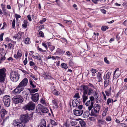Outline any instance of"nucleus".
Returning a JSON list of instances; mask_svg holds the SVG:
<instances>
[{
	"label": "nucleus",
	"instance_id": "27",
	"mask_svg": "<svg viewBox=\"0 0 127 127\" xmlns=\"http://www.w3.org/2000/svg\"><path fill=\"white\" fill-rule=\"evenodd\" d=\"M97 78L98 79V82L101 81L102 78L101 73L99 72L98 73V75L97 76Z\"/></svg>",
	"mask_w": 127,
	"mask_h": 127
},
{
	"label": "nucleus",
	"instance_id": "2",
	"mask_svg": "<svg viewBox=\"0 0 127 127\" xmlns=\"http://www.w3.org/2000/svg\"><path fill=\"white\" fill-rule=\"evenodd\" d=\"M28 80L25 78L18 85L14 91L16 94L20 93L21 91H23L24 89V87L26 86L28 83Z\"/></svg>",
	"mask_w": 127,
	"mask_h": 127
},
{
	"label": "nucleus",
	"instance_id": "60",
	"mask_svg": "<svg viewBox=\"0 0 127 127\" xmlns=\"http://www.w3.org/2000/svg\"><path fill=\"white\" fill-rule=\"evenodd\" d=\"M64 21H66V23L68 24H70L72 23V21L71 20H64Z\"/></svg>",
	"mask_w": 127,
	"mask_h": 127
},
{
	"label": "nucleus",
	"instance_id": "36",
	"mask_svg": "<svg viewBox=\"0 0 127 127\" xmlns=\"http://www.w3.org/2000/svg\"><path fill=\"white\" fill-rule=\"evenodd\" d=\"M30 41V38L28 37H27L25 39L24 43L25 44H28L29 43Z\"/></svg>",
	"mask_w": 127,
	"mask_h": 127
},
{
	"label": "nucleus",
	"instance_id": "45",
	"mask_svg": "<svg viewBox=\"0 0 127 127\" xmlns=\"http://www.w3.org/2000/svg\"><path fill=\"white\" fill-rule=\"evenodd\" d=\"M46 20V18H43L39 22V23L41 24H43V22H45Z\"/></svg>",
	"mask_w": 127,
	"mask_h": 127
},
{
	"label": "nucleus",
	"instance_id": "24",
	"mask_svg": "<svg viewBox=\"0 0 127 127\" xmlns=\"http://www.w3.org/2000/svg\"><path fill=\"white\" fill-rule=\"evenodd\" d=\"M52 102L55 105L54 107L55 108H57L58 107V100L55 99H54L52 101Z\"/></svg>",
	"mask_w": 127,
	"mask_h": 127
},
{
	"label": "nucleus",
	"instance_id": "28",
	"mask_svg": "<svg viewBox=\"0 0 127 127\" xmlns=\"http://www.w3.org/2000/svg\"><path fill=\"white\" fill-rule=\"evenodd\" d=\"M80 123L82 127H86V123L84 121L82 120L80 121Z\"/></svg>",
	"mask_w": 127,
	"mask_h": 127
},
{
	"label": "nucleus",
	"instance_id": "41",
	"mask_svg": "<svg viewBox=\"0 0 127 127\" xmlns=\"http://www.w3.org/2000/svg\"><path fill=\"white\" fill-rule=\"evenodd\" d=\"M52 59L53 60H56V58L54 56L49 55L47 59Z\"/></svg>",
	"mask_w": 127,
	"mask_h": 127
},
{
	"label": "nucleus",
	"instance_id": "44",
	"mask_svg": "<svg viewBox=\"0 0 127 127\" xmlns=\"http://www.w3.org/2000/svg\"><path fill=\"white\" fill-rule=\"evenodd\" d=\"M39 35L40 37H43L44 36V34L43 32L41 31H40L39 33Z\"/></svg>",
	"mask_w": 127,
	"mask_h": 127
},
{
	"label": "nucleus",
	"instance_id": "10",
	"mask_svg": "<svg viewBox=\"0 0 127 127\" xmlns=\"http://www.w3.org/2000/svg\"><path fill=\"white\" fill-rule=\"evenodd\" d=\"M24 32L19 31L18 32L17 34H15L14 35L13 37L15 39H17L18 41H19L22 39V36L24 35Z\"/></svg>",
	"mask_w": 127,
	"mask_h": 127
},
{
	"label": "nucleus",
	"instance_id": "59",
	"mask_svg": "<svg viewBox=\"0 0 127 127\" xmlns=\"http://www.w3.org/2000/svg\"><path fill=\"white\" fill-rule=\"evenodd\" d=\"M64 125L66 127H69L70 126L69 123H67V122H66V123H65Z\"/></svg>",
	"mask_w": 127,
	"mask_h": 127
},
{
	"label": "nucleus",
	"instance_id": "43",
	"mask_svg": "<svg viewBox=\"0 0 127 127\" xmlns=\"http://www.w3.org/2000/svg\"><path fill=\"white\" fill-rule=\"evenodd\" d=\"M51 124L54 126H56L57 125V124L55 122V121L53 120H51Z\"/></svg>",
	"mask_w": 127,
	"mask_h": 127
},
{
	"label": "nucleus",
	"instance_id": "8",
	"mask_svg": "<svg viewBox=\"0 0 127 127\" xmlns=\"http://www.w3.org/2000/svg\"><path fill=\"white\" fill-rule=\"evenodd\" d=\"M5 71V69H0V83H3L5 81L6 77Z\"/></svg>",
	"mask_w": 127,
	"mask_h": 127
},
{
	"label": "nucleus",
	"instance_id": "58",
	"mask_svg": "<svg viewBox=\"0 0 127 127\" xmlns=\"http://www.w3.org/2000/svg\"><path fill=\"white\" fill-rule=\"evenodd\" d=\"M4 33H1L0 35V40L1 41L3 40V37L4 35Z\"/></svg>",
	"mask_w": 127,
	"mask_h": 127
},
{
	"label": "nucleus",
	"instance_id": "16",
	"mask_svg": "<svg viewBox=\"0 0 127 127\" xmlns=\"http://www.w3.org/2000/svg\"><path fill=\"white\" fill-rule=\"evenodd\" d=\"M73 111L74 114L77 116H80L82 114L83 112V111L81 110H75Z\"/></svg>",
	"mask_w": 127,
	"mask_h": 127
},
{
	"label": "nucleus",
	"instance_id": "42",
	"mask_svg": "<svg viewBox=\"0 0 127 127\" xmlns=\"http://www.w3.org/2000/svg\"><path fill=\"white\" fill-rule=\"evenodd\" d=\"M15 25V19L13 20L12 23V27L13 29L14 28Z\"/></svg>",
	"mask_w": 127,
	"mask_h": 127
},
{
	"label": "nucleus",
	"instance_id": "13",
	"mask_svg": "<svg viewBox=\"0 0 127 127\" xmlns=\"http://www.w3.org/2000/svg\"><path fill=\"white\" fill-rule=\"evenodd\" d=\"M44 108V106L41 104H38L36 107V113H39L42 112V109Z\"/></svg>",
	"mask_w": 127,
	"mask_h": 127
},
{
	"label": "nucleus",
	"instance_id": "7",
	"mask_svg": "<svg viewBox=\"0 0 127 127\" xmlns=\"http://www.w3.org/2000/svg\"><path fill=\"white\" fill-rule=\"evenodd\" d=\"M3 100L5 107H8L9 106L11 101L10 97L9 96L5 95L3 97Z\"/></svg>",
	"mask_w": 127,
	"mask_h": 127
},
{
	"label": "nucleus",
	"instance_id": "15",
	"mask_svg": "<svg viewBox=\"0 0 127 127\" xmlns=\"http://www.w3.org/2000/svg\"><path fill=\"white\" fill-rule=\"evenodd\" d=\"M65 51H63L62 49L58 48L56 52L54 53L55 55H62L64 53Z\"/></svg>",
	"mask_w": 127,
	"mask_h": 127
},
{
	"label": "nucleus",
	"instance_id": "30",
	"mask_svg": "<svg viewBox=\"0 0 127 127\" xmlns=\"http://www.w3.org/2000/svg\"><path fill=\"white\" fill-rule=\"evenodd\" d=\"M48 111L49 110L46 107L44 106V108H43L42 112L43 113H46L48 112Z\"/></svg>",
	"mask_w": 127,
	"mask_h": 127
},
{
	"label": "nucleus",
	"instance_id": "14",
	"mask_svg": "<svg viewBox=\"0 0 127 127\" xmlns=\"http://www.w3.org/2000/svg\"><path fill=\"white\" fill-rule=\"evenodd\" d=\"M85 104L87 106H88V109L90 111L93 107V102H91L90 100H89Z\"/></svg>",
	"mask_w": 127,
	"mask_h": 127
},
{
	"label": "nucleus",
	"instance_id": "4",
	"mask_svg": "<svg viewBox=\"0 0 127 127\" xmlns=\"http://www.w3.org/2000/svg\"><path fill=\"white\" fill-rule=\"evenodd\" d=\"M10 76V79L13 81L17 82L19 79L18 73L15 71L11 72Z\"/></svg>",
	"mask_w": 127,
	"mask_h": 127
},
{
	"label": "nucleus",
	"instance_id": "33",
	"mask_svg": "<svg viewBox=\"0 0 127 127\" xmlns=\"http://www.w3.org/2000/svg\"><path fill=\"white\" fill-rule=\"evenodd\" d=\"M109 27L107 26H102L101 28V29L103 31H105L106 30L108 29Z\"/></svg>",
	"mask_w": 127,
	"mask_h": 127
},
{
	"label": "nucleus",
	"instance_id": "5",
	"mask_svg": "<svg viewBox=\"0 0 127 127\" xmlns=\"http://www.w3.org/2000/svg\"><path fill=\"white\" fill-rule=\"evenodd\" d=\"M35 107V104L32 101L28 103L23 107V109L25 110H28L30 111L34 110Z\"/></svg>",
	"mask_w": 127,
	"mask_h": 127
},
{
	"label": "nucleus",
	"instance_id": "56",
	"mask_svg": "<svg viewBox=\"0 0 127 127\" xmlns=\"http://www.w3.org/2000/svg\"><path fill=\"white\" fill-rule=\"evenodd\" d=\"M15 17L16 18V20H17L18 19L20 18L21 16L20 15L16 14H15Z\"/></svg>",
	"mask_w": 127,
	"mask_h": 127
},
{
	"label": "nucleus",
	"instance_id": "12",
	"mask_svg": "<svg viewBox=\"0 0 127 127\" xmlns=\"http://www.w3.org/2000/svg\"><path fill=\"white\" fill-rule=\"evenodd\" d=\"M32 96L31 97L32 100L35 102H37L39 99V95L38 93H35L32 95Z\"/></svg>",
	"mask_w": 127,
	"mask_h": 127
},
{
	"label": "nucleus",
	"instance_id": "3",
	"mask_svg": "<svg viewBox=\"0 0 127 127\" xmlns=\"http://www.w3.org/2000/svg\"><path fill=\"white\" fill-rule=\"evenodd\" d=\"M93 109H91L90 115L94 117H96L99 114L101 108V105L98 104H95L93 106Z\"/></svg>",
	"mask_w": 127,
	"mask_h": 127
},
{
	"label": "nucleus",
	"instance_id": "55",
	"mask_svg": "<svg viewBox=\"0 0 127 127\" xmlns=\"http://www.w3.org/2000/svg\"><path fill=\"white\" fill-rule=\"evenodd\" d=\"M29 64L30 66H32L34 65V64H35L32 61H30L29 62Z\"/></svg>",
	"mask_w": 127,
	"mask_h": 127
},
{
	"label": "nucleus",
	"instance_id": "32",
	"mask_svg": "<svg viewBox=\"0 0 127 127\" xmlns=\"http://www.w3.org/2000/svg\"><path fill=\"white\" fill-rule=\"evenodd\" d=\"M109 79H108V81L106 80L104 82V85L105 87H107L109 84Z\"/></svg>",
	"mask_w": 127,
	"mask_h": 127
},
{
	"label": "nucleus",
	"instance_id": "9",
	"mask_svg": "<svg viewBox=\"0 0 127 127\" xmlns=\"http://www.w3.org/2000/svg\"><path fill=\"white\" fill-rule=\"evenodd\" d=\"M20 121L25 125L30 119V117L27 114L22 115L20 118Z\"/></svg>",
	"mask_w": 127,
	"mask_h": 127
},
{
	"label": "nucleus",
	"instance_id": "20",
	"mask_svg": "<svg viewBox=\"0 0 127 127\" xmlns=\"http://www.w3.org/2000/svg\"><path fill=\"white\" fill-rule=\"evenodd\" d=\"M98 126L101 127L102 125H105L106 124L105 121L103 119H97Z\"/></svg>",
	"mask_w": 127,
	"mask_h": 127
},
{
	"label": "nucleus",
	"instance_id": "34",
	"mask_svg": "<svg viewBox=\"0 0 127 127\" xmlns=\"http://www.w3.org/2000/svg\"><path fill=\"white\" fill-rule=\"evenodd\" d=\"M93 96L95 98V99H96L98 97V94L96 92H95L94 95Z\"/></svg>",
	"mask_w": 127,
	"mask_h": 127
},
{
	"label": "nucleus",
	"instance_id": "25",
	"mask_svg": "<svg viewBox=\"0 0 127 127\" xmlns=\"http://www.w3.org/2000/svg\"><path fill=\"white\" fill-rule=\"evenodd\" d=\"M44 77L45 79H54L52 77L49 75L48 74L47 72L43 74Z\"/></svg>",
	"mask_w": 127,
	"mask_h": 127
},
{
	"label": "nucleus",
	"instance_id": "22",
	"mask_svg": "<svg viewBox=\"0 0 127 127\" xmlns=\"http://www.w3.org/2000/svg\"><path fill=\"white\" fill-rule=\"evenodd\" d=\"M38 89H28V90L30 92L31 95H33V94L36 92H37L38 91Z\"/></svg>",
	"mask_w": 127,
	"mask_h": 127
},
{
	"label": "nucleus",
	"instance_id": "26",
	"mask_svg": "<svg viewBox=\"0 0 127 127\" xmlns=\"http://www.w3.org/2000/svg\"><path fill=\"white\" fill-rule=\"evenodd\" d=\"M90 114V112L88 111H86L83 115V117L84 118H86L88 117Z\"/></svg>",
	"mask_w": 127,
	"mask_h": 127
},
{
	"label": "nucleus",
	"instance_id": "11",
	"mask_svg": "<svg viewBox=\"0 0 127 127\" xmlns=\"http://www.w3.org/2000/svg\"><path fill=\"white\" fill-rule=\"evenodd\" d=\"M13 124L15 127H24L25 126V124L21 123V121L20 122L18 121H16V120L14 121Z\"/></svg>",
	"mask_w": 127,
	"mask_h": 127
},
{
	"label": "nucleus",
	"instance_id": "64",
	"mask_svg": "<svg viewBox=\"0 0 127 127\" xmlns=\"http://www.w3.org/2000/svg\"><path fill=\"white\" fill-rule=\"evenodd\" d=\"M123 6L125 7H126L127 6V2H125L123 4Z\"/></svg>",
	"mask_w": 127,
	"mask_h": 127
},
{
	"label": "nucleus",
	"instance_id": "1",
	"mask_svg": "<svg viewBox=\"0 0 127 127\" xmlns=\"http://www.w3.org/2000/svg\"><path fill=\"white\" fill-rule=\"evenodd\" d=\"M80 89L81 91L83 92L82 98L83 102L84 103L88 99V96L91 95L93 94L94 91L92 89L89 88L87 86L83 85H82L80 86Z\"/></svg>",
	"mask_w": 127,
	"mask_h": 127
},
{
	"label": "nucleus",
	"instance_id": "50",
	"mask_svg": "<svg viewBox=\"0 0 127 127\" xmlns=\"http://www.w3.org/2000/svg\"><path fill=\"white\" fill-rule=\"evenodd\" d=\"M105 120L107 121H110L111 120V118L110 116L106 117Z\"/></svg>",
	"mask_w": 127,
	"mask_h": 127
},
{
	"label": "nucleus",
	"instance_id": "39",
	"mask_svg": "<svg viewBox=\"0 0 127 127\" xmlns=\"http://www.w3.org/2000/svg\"><path fill=\"white\" fill-rule=\"evenodd\" d=\"M55 48V46L52 45L49 46V49L52 52L53 51Z\"/></svg>",
	"mask_w": 127,
	"mask_h": 127
},
{
	"label": "nucleus",
	"instance_id": "48",
	"mask_svg": "<svg viewBox=\"0 0 127 127\" xmlns=\"http://www.w3.org/2000/svg\"><path fill=\"white\" fill-rule=\"evenodd\" d=\"M3 26L1 29V30H3L4 28H6L7 26V25L6 23V22H4L3 23Z\"/></svg>",
	"mask_w": 127,
	"mask_h": 127
},
{
	"label": "nucleus",
	"instance_id": "49",
	"mask_svg": "<svg viewBox=\"0 0 127 127\" xmlns=\"http://www.w3.org/2000/svg\"><path fill=\"white\" fill-rule=\"evenodd\" d=\"M13 46V45L11 43H9L8 44V49L10 50L11 49L12 47Z\"/></svg>",
	"mask_w": 127,
	"mask_h": 127
},
{
	"label": "nucleus",
	"instance_id": "17",
	"mask_svg": "<svg viewBox=\"0 0 127 127\" xmlns=\"http://www.w3.org/2000/svg\"><path fill=\"white\" fill-rule=\"evenodd\" d=\"M7 114L6 110L4 109H2L0 111V117L3 119L4 116Z\"/></svg>",
	"mask_w": 127,
	"mask_h": 127
},
{
	"label": "nucleus",
	"instance_id": "46",
	"mask_svg": "<svg viewBox=\"0 0 127 127\" xmlns=\"http://www.w3.org/2000/svg\"><path fill=\"white\" fill-rule=\"evenodd\" d=\"M111 74V73L110 72H108L106 75V77L108 79H109L110 76Z\"/></svg>",
	"mask_w": 127,
	"mask_h": 127
},
{
	"label": "nucleus",
	"instance_id": "62",
	"mask_svg": "<svg viewBox=\"0 0 127 127\" xmlns=\"http://www.w3.org/2000/svg\"><path fill=\"white\" fill-rule=\"evenodd\" d=\"M66 54L68 56H70L71 54V53L69 51H67Z\"/></svg>",
	"mask_w": 127,
	"mask_h": 127
},
{
	"label": "nucleus",
	"instance_id": "21",
	"mask_svg": "<svg viewBox=\"0 0 127 127\" xmlns=\"http://www.w3.org/2000/svg\"><path fill=\"white\" fill-rule=\"evenodd\" d=\"M38 127H46V123L45 120L42 119Z\"/></svg>",
	"mask_w": 127,
	"mask_h": 127
},
{
	"label": "nucleus",
	"instance_id": "23",
	"mask_svg": "<svg viewBox=\"0 0 127 127\" xmlns=\"http://www.w3.org/2000/svg\"><path fill=\"white\" fill-rule=\"evenodd\" d=\"M111 88L110 87V88L105 91V93L107 96H109L111 94Z\"/></svg>",
	"mask_w": 127,
	"mask_h": 127
},
{
	"label": "nucleus",
	"instance_id": "57",
	"mask_svg": "<svg viewBox=\"0 0 127 127\" xmlns=\"http://www.w3.org/2000/svg\"><path fill=\"white\" fill-rule=\"evenodd\" d=\"M104 60L105 62L107 64H109V61L107 60V58L106 57H105L104 58Z\"/></svg>",
	"mask_w": 127,
	"mask_h": 127
},
{
	"label": "nucleus",
	"instance_id": "29",
	"mask_svg": "<svg viewBox=\"0 0 127 127\" xmlns=\"http://www.w3.org/2000/svg\"><path fill=\"white\" fill-rule=\"evenodd\" d=\"M23 24H22V26L23 27L25 28H27L28 25V21L26 20H25L23 21Z\"/></svg>",
	"mask_w": 127,
	"mask_h": 127
},
{
	"label": "nucleus",
	"instance_id": "53",
	"mask_svg": "<svg viewBox=\"0 0 127 127\" xmlns=\"http://www.w3.org/2000/svg\"><path fill=\"white\" fill-rule=\"evenodd\" d=\"M69 66H72L73 65V63L72 61L70 60L69 62Z\"/></svg>",
	"mask_w": 127,
	"mask_h": 127
},
{
	"label": "nucleus",
	"instance_id": "47",
	"mask_svg": "<svg viewBox=\"0 0 127 127\" xmlns=\"http://www.w3.org/2000/svg\"><path fill=\"white\" fill-rule=\"evenodd\" d=\"M54 91H55V93H54V91H52V93L54 95H59V92L58 91H57L55 89H54Z\"/></svg>",
	"mask_w": 127,
	"mask_h": 127
},
{
	"label": "nucleus",
	"instance_id": "51",
	"mask_svg": "<svg viewBox=\"0 0 127 127\" xmlns=\"http://www.w3.org/2000/svg\"><path fill=\"white\" fill-rule=\"evenodd\" d=\"M73 97L74 98H79L80 96L79 94L78 93L75 94Z\"/></svg>",
	"mask_w": 127,
	"mask_h": 127
},
{
	"label": "nucleus",
	"instance_id": "37",
	"mask_svg": "<svg viewBox=\"0 0 127 127\" xmlns=\"http://www.w3.org/2000/svg\"><path fill=\"white\" fill-rule=\"evenodd\" d=\"M30 87L31 88H35L36 87V86L34 85L33 83V82L32 81H31L30 82Z\"/></svg>",
	"mask_w": 127,
	"mask_h": 127
},
{
	"label": "nucleus",
	"instance_id": "52",
	"mask_svg": "<svg viewBox=\"0 0 127 127\" xmlns=\"http://www.w3.org/2000/svg\"><path fill=\"white\" fill-rule=\"evenodd\" d=\"M90 101L91 102H93V101L95 99V98L93 97V96H91L90 97Z\"/></svg>",
	"mask_w": 127,
	"mask_h": 127
},
{
	"label": "nucleus",
	"instance_id": "6",
	"mask_svg": "<svg viewBox=\"0 0 127 127\" xmlns=\"http://www.w3.org/2000/svg\"><path fill=\"white\" fill-rule=\"evenodd\" d=\"M23 98L20 95H15L12 98L13 103L15 104L22 103L23 102Z\"/></svg>",
	"mask_w": 127,
	"mask_h": 127
},
{
	"label": "nucleus",
	"instance_id": "61",
	"mask_svg": "<svg viewBox=\"0 0 127 127\" xmlns=\"http://www.w3.org/2000/svg\"><path fill=\"white\" fill-rule=\"evenodd\" d=\"M62 39H63V43H67V41L65 38H62Z\"/></svg>",
	"mask_w": 127,
	"mask_h": 127
},
{
	"label": "nucleus",
	"instance_id": "31",
	"mask_svg": "<svg viewBox=\"0 0 127 127\" xmlns=\"http://www.w3.org/2000/svg\"><path fill=\"white\" fill-rule=\"evenodd\" d=\"M32 57L35 59H36L40 61H41L42 60L40 56L38 54V56H35L33 55Z\"/></svg>",
	"mask_w": 127,
	"mask_h": 127
},
{
	"label": "nucleus",
	"instance_id": "40",
	"mask_svg": "<svg viewBox=\"0 0 127 127\" xmlns=\"http://www.w3.org/2000/svg\"><path fill=\"white\" fill-rule=\"evenodd\" d=\"M89 120L93 122H94L95 121V119L93 117H90L88 118Z\"/></svg>",
	"mask_w": 127,
	"mask_h": 127
},
{
	"label": "nucleus",
	"instance_id": "19",
	"mask_svg": "<svg viewBox=\"0 0 127 127\" xmlns=\"http://www.w3.org/2000/svg\"><path fill=\"white\" fill-rule=\"evenodd\" d=\"M22 55V52L21 50H19L17 52V55L16 54L14 55V57L16 59H19L20 58Z\"/></svg>",
	"mask_w": 127,
	"mask_h": 127
},
{
	"label": "nucleus",
	"instance_id": "63",
	"mask_svg": "<svg viewBox=\"0 0 127 127\" xmlns=\"http://www.w3.org/2000/svg\"><path fill=\"white\" fill-rule=\"evenodd\" d=\"M38 28L39 29V30H41L43 29L44 28V26L43 25H41L39 26Z\"/></svg>",
	"mask_w": 127,
	"mask_h": 127
},
{
	"label": "nucleus",
	"instance_id": "35",
	"mask_svg": "<svg viewBox=\"0 0 127 127\" xmlns=\"http://www.w3.org/2000/svg\"><path fill=\"white\" fill-rule=\"evenodd\" d=\"M61 66L62 68L64 69H66L68 68L66 64L65 63H63L61 64Z\"/></svg>",
	"mask_w": 127,
	"mask_h": 127
},
{
	"label": "nucleus",
	"instance_id": "54",
	"mask_svg": "<svg viewBox=\"0 0 127 127\" xmlns=\"http://www.w3.org/2000/svg\"><path fill=\"white\" fill-rule=\"evenodd\" d=\"M30 77L32 78L34 80H37V78L35 77V76L33 75L32 74L30 75Z\"/></svg>",
	"mask_w": 127,
	"mask_h": 127
},
{
	"label": "nucleus",
	"instance_id": "18",
	"mask_svg": "<svg viewBox=\"0 0 127 127\" xmlns=\"http://www.w3.org/2000/svg\"><path fill=\"white\" fill-rule=\"evenodd\" d=\"M78 99L76 98L74 99L72 101V103L73 107H76L77 106L79 103Z\"/></svg>",
	"mask_w": 127,
	"mask_h": 127
},
{
	"label": "nucleus",
	"instance_id": "38",
	"mask_svg": "<svg viewBox=\"0 0 127 127\" xmlns=\"http://www.w3.org/2000/svg\"><path fill=\"white\" fill-rule=\"evenodd\" d=\"M70 122V123L71 125L72 126L76 125L77 124V122L76 121H71Z\"/></svg>",
	"mask_w": 127,
	"mask_h": 127
}]
</instances>
